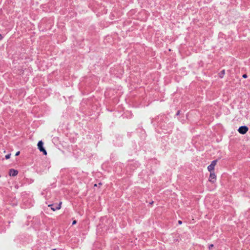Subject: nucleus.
I'll list each match as a JSON object with an SVG mask.
<instances>
[{"label": "nucleus", "mask_w": 250, "mask_h": 250, "mask_svg": "<svg viewBox=\"0 0 250 250\" xmlns=\"http://www.w3.org/2000/svg\"><path fill=\"white\" fill-rule=\"evenodd\" d=\"M18 173V171L17 170L14 169H11L9 170V174L10 176H16Z\"/></svg>", "instance_id": "6"}, {"label": "nucleus", "mask_w": 250, "mask_h": 250, "mask_svg": "<svg viewBox=\"0 0 250 250\" xmlns=\"http://www.w3.org/2000/svg\"><path fill=\"white\" fill-rule=\"evenodd\" d=\"M77 223L76 220H74L72 222V225H75Z\"/></svg>", "instance_id": "10"}, {"label": "nucleus", "mask_w": 250, "mask_h": 250, "mask_svg": "<svg viewBox=\"0 0 250 250\" xmlns=\"http://www.w3.org/2000/svg\"><path fill=\"white\" fill-rule=\"evenodd\" d=\"M10 156H11V154H7L5 156V159H8L10 158Z\"/></svg>", "instance_id": "8"}, {"label": "nucleus", "mask_w": 250, "mask_h": 250, "mask_svg": "<svg viewBox=\"0 0 250 250\" xmlns=\"http://www.w3.org/2000/svg\"><path fill=\"white\" fill-rule=\"evenodd\" d=\"M243 77L244 78H247V75L246 74H244V75H243Z\"/></svg>", "instance_id": "12"}, {"label": "nucleus", "mask_w": 250, "mask_h": 250, "mask_svg": "<svg viewBox=\"0 0 250 250\" xmlns=\"http://www.w3.org/2000/svg\"><path fill=\"white\" fill-rule=\"evenodd\" d=\"M178 224H182V221H180V220L178 221Z\"/></svg>", "instance_id": "13"}, {"label": "nucleus", "mask_w": 250, "mask_h": 250, "mask_svg": "<svg viewBox=\"0 0 250 250\" xmlns=\"http://www.w3.org/2000/svg\"><path fill=\"white\" fill-rule=\"evenodd\" d=\"M213 247V245L211 244L209 246L208 248L209 249H211Z\"/></svg>", "instance_id": "9"}, {"label": "nucleus", "mask_w": 250, "mask_h": 250, "mask_svg": "<svg viewBox=\"0 0 250 250\" xmlns=\"http://www.w3.org/2000/svg\"><path fill=\"white\" fill-rule=\"evenodd\" d=\"M216 175L214 172H210L209 177V182L211 183H214L216 181Z\"/></svg>", "instance_id": "5"}, {"label": "nucleus", "mask_w": 250, "mask_h": 250, "mask_svg": "<svg viewBox=\"0 0 250 250\" xmlns=\"http://www.w3.org/2000/svg\"><path fill=\"white\" fill-rule=\"evenodd\" d=\"M62 204V202H61L58 205H53L50 204V205H48V207H51V208L53 211H55L56 210H59L61 208Z\"/></svg>", "instance_id": "3"}, {"label": "nucleus", "mask_w": 250, "mask_h": 250, "mask_svg": "<svg viewBox=\"0 0 250 250\" xmlns=\"http://www.w3.org/2000/svg\"><path fill=\"white\" fill-rule=\"evenodd\" d=\"M20 153V151H18L17 152H16L15 155L16 156H18Z\"/></svg>", "instance_id": "11"}, {"label": "nucleus", "mask_w": 250, "mask_h": 250, "mask_svg": "<svg viewBox=\"0 0 250 250\" xmlns=\"http://www.w3.org/2000/svg\"><path fill=\"white\" fill-rule=\"evenodd\" d=\"M43 142L42 141L39 142L38 144V147L40 151L42 152L44 155L47 154V152L43 147Z\"/></svg>", "instance_id": "1"}, {"label": "nucleus", "mask_w": 250, "mask_h": 250, "mask_svg": "<svg viewBox=\"0 0 250 250\" xmlns=\"http://www.w3.org/2000/svg\"><path fill=\"white\" fill-rule=\"evenodd\" d=\"M179 114V111H178V112H177V114L178 115V114Z\"/></svg>", "instance_id": "15"}, {"label": "nucleus", "mask_w": 250, "mask_h": 250, "mask_svg": "<svg viewBox=\"0 0 250 250\" xmlns=\"http://www.w3.org/2000/svg\"><path fill=\"white\" fill-rule=\"evenodd\" d=\"M2 39V36L0 34V40H1Z\"/></svg>", "instance_id": "14"}, {"label": "nucleus", "mask_w": 250, "mask_h": 250, "mask_svg": "<svg viewBox=\"0 0 250 250\" xmlns=\"http://www.w3.org/2000/svg\"><path fill=\"white\" fill-rule=\"evenodd\" d=\"M238 131L240 134H245L248 131V127L246 126H242L239 128Z\"/></svg>", "instance_id": "4"}, {"label": "nucleus", "mask_w": 250, "mask_h": 250, "mask_svg": "<svg viewBox=\"0 0 250 250\" xmlns=\"http://www.w3.org/2000/svg\"><path fill=\"white\" fill-rule=\"evenodd\" d=\"M217 160L212 161L211 164L208 167V170L210 172H213L214 167L217 164Z\"/></svg>", "instance_id": "2"}, {"label": "nucleus", "mask_w": 250, "mask_h": 250, "mask_svg": "<svg viewBox=\"0 0 250 250\" xmlns=\"http://www.w3.org/2000/svg\"><path fill=\"white\" fill-rule=\"evenodd\" d=\"M224 74H225V70H223L222 71H221L219 73V77H220V78H223V76H224Z\"/></svg>", "instance_id": "7"}]
</instances>
